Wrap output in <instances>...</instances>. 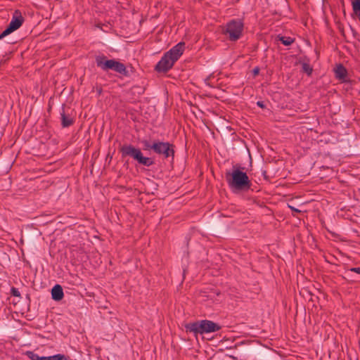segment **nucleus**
I'll return each mask as SVG.
<instances>
[{
    "instance_id": "20e7f679",
    "label": "nucleus",
    "mask_w": 360,
    "mask_h": 360,
    "mask_svg": "<svg viewBox=\"0 0 360 360\" xmlns=\"http://www.w3.org/2000/svg\"><path fill=\"white\" fill-rule=\"evenodd\" d=\"M243 31V23L240 20L229 21L223 32L228 36L231 41H236L240 38Z\"/></svg>"
},
{
    "instance_id": "393cba45",
    "label": "nucleus",
    "mask_w": 360,
    "mask_h": 360,
    "mask_svg": "<svg viewBox=\"0 0 360 360\" xmlns=\"http://www.w3.org/2000/svg\"><path fill=\"white\" fill-rule=\"evenodd\" d=\"M253 72H254L255 75H257L259 73V69L258 68L254 69Z\"/></svg>"
},
{
    "instance_id": "412c9836",
    "label": "nucleus",
    "mask_w": 360,
    "mask_h": 360,
    "mask_svg": "<svg viewBox=\"0 0 360 360\" xmlns=\"http://www.w3.org/2000/svg\"><path fill=\"white\" fill-rule=\"evenodd\" d=\"M143 145L146 150L153 149L152 145L147 141H143Z\"/></svg>"
},
{
    "instance_id": "9d476101",
    "label": "nucleus",
    "mask_w": 360,
    "mask_h": 360,
    "mask_svg": "<svg viewBox=\"0 0 360 360\" xmlns=\"http://www.w3.org/2000/svg\"><path fill=\"white\" fill-rule=\"evenodd\" d=\"M335 76L339 79H345L347 75L346 69L341 65L336 67L335 70Z\"/></svg>"
},
{
    "instance_id": "5701e85b",
    "label": "nucleus",
    "mask_w": 360,
    "mask_h": 360,
    "mask_svg": "<svg viewBox=\"0 0 360 360\" xmlns=\"http://www.w3.org/2000/svg\"><path fill=\"white\" fill-rule=\"evenodd\" d=\"M257 105L259 106L260 108H264V103L262 101H257Z\"/></svg>"
},
{
    "instance_id": "b1692460",
    "label": "nucleus",
    "mask_w": 360,
    "mask_h": 360,
    "mask_svg": "<svg viewBox=\"0 0 360 360\" xmlns=\"http://www.w3.org/2000/svg\"><path fill=\"white\" fill-rule=\"evenodd\" d=\"M289 207H290L292 210H293V211H295V212H300V210H299L296 209L295 207H292V206H291V205H289Z\"/></svg>"
},
{
    "instance_id": "4be33fe9",
    "label": "nucleus",
    "mask_w": 360,
    "mask_h": 360,
    "mask_svg": "<svg viewBox=\"0 0 360 360\" xmlns=\"http://www.w3.org/2000/svg\"><path fill=\"white\" fill-rule=\"evenodd\" d=\"M13 295L14 296H19V295H20V294H19V292H18V290H16V289H15V288H13Z\"/></svg>"
},
{
    "instance_id": "f257e3e1",
    "label": "nucleus",
    "mask_w": 360,
    "mask_h": 360,
    "mask_svg": "<svg viewBox=\"0 0 360 360\" xmlns=\"http://www.w3.org/2000/svg\"><path fill=\"white\" fill-rule=\"evenodd\" d=\"M226 181L229 187L234 191L248 190L251 185L247 174L236 167H233L231 172L226 174Z\"/></svg>"
},
{
    "instance_id": "6e6552de",
    "label": "nucleus",
    "mask_w": 360,
    "mask_h": 360,
    "mask_svg": "<svg viewBox=\"0 0 360 360\" xmlns=\"http://www.w3.org/2000/svg\"><path fill=\"white\" fill-rule=\"evenodd\" d=\"M22 22L23 18L21 15V13L19 11H16L13 14V16L8 25V27L13 31H15L22 25Z\"/></svg>"
},
{
    "instance_id": "2eb2a0df",
    "label": "nucleus",
    "mask_w": 360,
    "mask_h": 360,
    "mask_svg": "<svg viewBox=\"0 0 360 360\" xmlns=\"http://www.w3.org/2000/svg\"><path fill=\"white\" fill-rule=\"evenodd\" d=\"M137 161L139 164L145 166H150L153 163L150 158L143 156L142 153L141 154Z\"/></svg>"
},
{
    "instance_id": "423d86ee",
    "label": "nucleus",
    "mask_w": 360,
    "mask_h": 360,
    "mask_svg": "<svg viewBox=\"0 0 360 360\" xmlns=\"http://www.w3.org/2000/svg\"><path fill=\"white\" fill-rule=\"evenodd\" d=\"M200 334L213 333L219 330L220 326L212 321L203 320L200 321Z\"/></svg>"
},
{
    "instance_id": "f03ea898",
    "label": "nucleus",
    "mask_w": 360,
    "mask_h": 360,
    "mask_svg": "<svg viewBox=\"0 0 360 360\" xmlns=\"http://www.w3.org/2000/svg\"><path fill=\"white\" fill-rule=\"evenodd\" d=\"M184 43L180 42L167 51L156 65L155 69L158 72H166L174 65V63L183 54Z\"/></svg>"
},
{
    "instance_id": "dca6fc26",
    "label": "nucleus",
    "mask_w": 360,
    "mask_h": 360,
    "mask_svg": "<svg viewBox=\"0 0 360 360\" xmlns=\"http://www.w3.org/2000/svg\"><path fill=\"white\" fill-rule=\"evenodd\" d=\"M13 32V31L8 26L7 28L1 34H0V40Z\"/></svg>"
},
{
    "instance_id": "a211bd4d",
    "label": "nucleus",
    "mask_w": 360,
    "mask_h": 360,
    "mask_svg": "<svg viewBox=\"0 0 360 360\" xmlns=\"http://www.w3.org/2000/svg\"><path fill=\"white\" fill-rule=\"evenodd\" d=\"M51 360H63L65 359V355L61 354H55L50 356Z\"/></svg>"
},
{
    "instance_id": "aec40b11",
    "label": "nucleus",
    "mask_w": 360,
    "mask_h": 360,
    "mask_svg": "<svg viewBox=\"0 0 360 360\" xmlns=\"http://www.w3.org/2000/svg\"><path fill=\"white\" fill-rule=\"evenodd\" d=\"M32 360H51L50 356H39L36 355L32 358Z\"/></svg>"
},
{
    "instance_id": "1a4fd4ad",
    "label": "nucleus",
    "mask_w": 360,
    "mask_h": 360,
    "mask_svg": "<svg viewBox=\"0 0 360 360\" xmlns=\"http://www.w3.org/2000/svg\"><path fill=\"white\" fill-rule=\"evenodd\" d=\"M51 295L54 300H61L64 295L62 287L60 285H56L51 290Z\"/></svg>"
},
{
    "instance_id": "0eeeda50",
    "label": "nucleus",
    "mask_w": 360,
    "mask_h": 360,
    "mask_svg": "<svg viewBox=\"0 0 360 360\" xmlns=\"http://www.w3.org/2000/svg\"><path fill=\"white\" fill-rule=\"evenodd\" d=\"M121 151L123 155L130 156L136 160H138L139 158L142 153L139 149L134 148L131 145L123 146L121 148Z\"/></svg>"
},
{
    "instance_id": "9b49d317",
    "label": "nucleus",
    "mask_w": 360,
    "mask_h": 360,
    "mask_svg": "<svg viewBox=\"0 0 360 360\" xmlns=\"http://www.w3.org/2000/svg\"><path fill=\"white\" fill-rule=\"evenodd\" d=\"M200 321L188 323L186 326V330L194 333H200Z\"/></svg>"
},
{
    "instance_id": "f8f14e48",
    "label": "nucleus",
    "mask_w": 360,
    "mask_h": 360,
    "mask_svg": "<svg viewBox=\"0 0 360 360\" xmlns=\"http://www.w3.org/2000/svg\"><path fill=\"white\" fill-rule=\"evenodd\" d=\"M352 6L354 14L360 21V0H352Z\"/></svg>"
},
{
    "instance_id": "39448f33",
    "label": "nucleus",
    "mask_w": 360,
    "mask_h": 360,
    "mask_svg": "<svg viewBox=\"0 0 360 360\" xmlns=\"http://www.w3.org/2000/svg\"><path fill=\"white\" fill-rule=\"evenodd\" d=\"M153 150L165 158L174 155V150L168 142H155L152 144Z\"/></svg>"
},
{
    "instance_id": "4468645a",
    "label": "nucleus",
    "mask_w": 360,
    "mask_h": 360,
    "mask_svg": "<svg viewBox=\"0 0 360 360\" xmlns=\"http://www.w3.org/2000/svg\"><path fill=\"white\" fill-rule=\"evenodd\" d=\"M277 38L278 39V40L280 41H281V43L285 45V46H290L291 45L295 39L292 37H284V36H281V35H278L277 37Z\"/></svg>"
},
{
    "instance_id": "7ed1b4c3",
    "label": "nucleus",
    "mask_w": 360,
    "mask_h": 360,
    "mask_svg": "<svg viewBox=\"0 0 360 360\" xmlns=\"http://www.w3.org/2000/svg\"><path fill=\"white\" fill-rule=\"evenodd\" d=\"M96 62L97 66L104 71L112 70L123 75H127V73L125 65L115 60H106L105 56H97Z\"/></svg>"
},
{
    "instance_id": "ddd939ff",
    "label": "nucleus",
    "mask_w": 360,
    "mask_h": 360,
    "mask_svg": "<svg viewBox=\"0 0 360 360\" xmlns=\"http://www.w3.org/2000/svg\"><path fill=\"white\" fill-rule=\"evenodd\" d=\"M62 125L63 127H68L72 124L73 120L72 117L67 116L64 112L61 113Z\"/></svg>"
},
{
    "instance_id": "6ab92c4d",
    "label": "nucleus",
    "mask_w": 360,
    "mask_h": 360,
    "mask_svg": "<svg viewBox=\"0 0 360 360\" xmlns=\"http://www.w3.org/2000/svg\"><path fill=\"white\" fill-rule=\"evenodd\" d=\"M350 272H354L358 274H360V267H354V268L349 269L347 270L346 274L349 275Z\"/></svg>"
},
{
    "instance_id": "f3484780",
    "label": "nucleus",
    "mask_w": 360,
    "mask_h": 360,
    "mask_svg": "<svg viewBox=\"0 0 360 360\" xmlns=\"http://www.w3.org/2000/svg\"><path fill=\"white\" fill-rule=\"evenodd\" d=\"M302 70L308 75H310L312 72V68L307 63L302 65Z\"/></svg>"
}]
</instances>
